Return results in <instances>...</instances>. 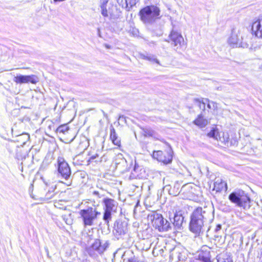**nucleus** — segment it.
Returning a JSON list of instances; mask_svg holds the SVG:
<instances>
[{"mask_svg": "<svg viewBox=\"0 0 262 262\" xmlns=\"http://www.w3.org/2000/svg\"><path fill=\"white\" fill-rule=\"evenodd\" d=\"M210 213L202 207H198L192 213L189 223L190 230L198 236L205 230V224Z\"/></svg>", "mask_w": 262, "mask_h": 262, "instance_id": "obj_1", "label": "nucleus"}, {"mask_svg": "<svg viewBox=\"0 0 262 262\" xmlns=\"http://www.w3.org/2000/svg\"><path fill=\"white\" fill-rule=\"evenodd\" d=\"M160 9L156 5L147 6L140 10L139 15L142 21L146 25H152L160 19Z\"/></svg>", "mask_w": 262, "mask_h": 262, "instance_id": "obj_2", "label": "nucleus"}, {"mask_svg": "<svg viewBox=\"0 0 262 262\" xmlns=\"http://www.w3.org/2000/svg\"><path fill=\"white\" fill-rule=\"evenodd\" d=\"M79 214L82 219L84 226L87 227L94 225V221L101 215V212L98 210L97 207L94 206L81 209Z\"/></svg>", "mask_w": 262, "mask_h": 262, "instance_id": "obj_3", "label": "nucleus"}, {"mask_svg": "<svg viewBox=\"0 0 262 262\" xmlns=\"http://www.w3.org/2000/svg\"><path fill=\"white\" fill-rule=\"evenodd\" d=\"M229 200L238 206L247 210L250 207V199L244 191L238 190L231 193L229 196Z\"/></svg>", "mask_w": 262, "mask_h": 262, "instance_id": "obj_4", "label": "nucleus"}, {"mask_svg": "<svg viewBox=\"0 0 262 262\" xmlns=\"http://www.w3.org/2000/svg\"><path fill=\"white\" fill-rule=\"evenodd\" d=\"M102 203L104 205L103 209L104 210L103 220L108 226L109 222L112 220V214L117 211L118 203L114 199L107 198H104Z\"/></svg>", "mask_w": 262, "mask_h": 262, "instance_id": "obj_5", "label": "nucleus"}, {"mask_svg": "<svg viewBox=\"0 0 262 262\" xmlns=\"http://www.w3.org/2000/svg\"><path fill=\"white\" fill-rule=\"evenodd\" d=\"M152 223L153 226L159 231H167L171 228L170 223L164 219L161 214H154Z\"/></svg>", "mask_w": 262, "mask_h": 262, "instance_id": "obj_6", "label": "nucleus"}, {"mask_svg": "<svg viewBox=\"0 0 262 262\" xmlns=\"http://www.w3.org/2000/svg\"><path fill=\"white\" fill-rule=\"evenodd\" d=\"M57 163L59 174L66 180H69L71 176V171L68 163L61 157L58 158Z\"/></svg>", "mask_w": 262, "mask_h": 262, "instance_id": "obj_7", "label": "nucleus"}, {"mask_svg": "<svg viewBox=\"0 0 262 262\" xmlns=\"http://www.w3.org/2000/svg\"><path fill=\"white\" fill-rule=\"evenodd\" d=\"M172 150L170 147L169 149L165 152L161 150L154 151L152 154L154 158L158 161L163 162L165 164H169L172 160Z\"/></svg>", "mask_w": 262, "mask_h": 262, "instance_id": "obj_8", "label": "nucleus"}, {"mask_svg": "<svg viewBox=\"0 0 262 262\" xmlns=\"http://www.w3.org/2000/svg\"><path fill=\"white\" fill-rule=\"evenodd\" d=\"M169 37L171 41V45H173L174 50L180 52V49L184 46V40L182 35L177 31L172 30Z\"/></svg>", "mask_w": 262, "mask_h": 262, "instance_id": "obj_9", "label": "nucleus"}, {"mask_svg": "<svg viewBox=\"0 0 262 262\" xmlns=\"http://www.w3.org/2000/svg\"><path fill=\"white\" fill-rule=\"evenodd\" d=\"M13 81L16 84H23L28 82H30L32 84H36L39 81V79L38 77L35 75H19L14 77Z\"/></svg>", "mask_w": 262, "mask_h": 262, "instance_id": "obj_10", "label": "nucleus"}, {"mask_svg": "<svg viewBox=\"0 0 262 262\" xmlns=\"http://www.w3.org/2000/svg\"><path fill=\"white\" fill-rule=\"evenodd\" d=\"M182 249L180 247H174L170 251L169 258L171 261L178 262L185 259V256L181 252Z\"/></svg>", "mask_w": 262, "mask_h": 262, "instance_id": "obj_11", "label": "nucleus"}, {"mask_svg": "<svg viewBox=\"0 0 262 262\" xmlns=\"http://www.w3.org/2000/svg\"><path fill=\"white\" fill-rule=\"evenodd\" d=\"M252 31L256 37L262 38V17L254 21L252 25Z\"/></svg>", "mask_w": 262, "mask_h": 262, "instance_id": "obj_12", "label": "nucleus"}, {"mask_svg": "<svg viewBox=\"0 0 262 262\" xmlns=\"http://www.w3.org/2000/svg\"><path fill=\"white\" fill-rule=\"evenodd\" d=\"M109 245L108 241L102 242L100 239H96L92 245L93 250L98 253H102L107 248Z\"/></svg>", "mask_w": 262, "mask_h": 262, "instance_id": "obj_13", "label": "nucleus"}, {"mask_svg": "<svg viewBox=\"0 0 262 262\" xmlns=\"http://www.w3.org/2000/svg\"><path fill=\"white\" fill-rule=\"evenodd\" d=\"M242 42V37L238 35V32L232 29L231 36L228 39V43L233 47L240 46Z\"/></svg>", "mask_w": 262, "mask_h": 262, "instance_id": "obj_14", "label": "nucleus"}, {"mask_svg": "<svg viewBox=\"0 0 262 262\" xmlns=\"http://www.w3.org/2000/svg\"><path fill=\"white\" fill-rule=\"evenodd\" d=\"M126 229V223L122 222H116L114 224L113 232L116 236H119L124 234Z\"/></svg>", "mask_w": 262, "mask_h": 262, "instance_id": "obj_15", "label": "nucleus"}, {"mask_svg": "<svg viewBox=\"0 0 262 262\" xmlns=\"http://www.w3.org/2000/svg\"><path fill=\"white\" fill-rule=\"evenodd\" d=\"M184 218L182 211L181 210L177 211L173 218L172 225L176 229H180L183 223Z\"/></svg>", "mask_w": 262, "mask_h": 262, "instance_id": "obj_16", "label": "nucleus"}, {"mask_svg": "<svg viewBox=\"0 0 262 262\" xmlns=\"http://www.w3.org/2000/svg\"><path fill=\"white\" fill-rule=\"evenodd\" d=\"M213 190L216 192L226 191L227 190V184L222 179L216 178L214 183Z\"/></svg>", "mask_w": 262, "mask_h": 262, "instance_id": "obj_17", "label": "nucleus"}, {"mask_svg": "<svg viewBox=\"0 0 262 262\" xmlns=\"http://www.w3.org/2000/svg\"><path fill=\"white\" fill-rule=\"evenodd\" d=\"M44 183L47 186H50L49 189L45 195V199L47 200L52 199L56 194L54 191L56 188V186L50 182L44 181Z\"/></svg>", "mask_w": 262, "mask_h": 262, "instance_id": "obj_18", "label": "nucleus"}, {"mask_svg": "<svg viewBox=\"0 0 262 262\" xmlns=\"http://www.w3.org/2000/svg\"><path fill=\"white\" fill-rule=\"evenodd\" d=\"M193 123L200 127L203 128L209 123V121L204 119L202 114H200L198 118L193 121Z\"/></svg>", "mask_w": 262, "mask_h": 262, "instance_id": "obj_19", "label": "nucleus"}, {"mask_svg": "<svg viewBox=\"0 0 262 262\" xmlns=\"http://www.w3.org/2000/svg\"><path fill=\"white\" fill-rule=\"evenodd\" d=\"M30 139V135L28 134H22L17 136L16 141L18 143V145L23 146Z\"/></svg>", "mask_w": 262, "mask_h": 262, "instance_id": "obj_20", "label": "nucleus"}, {"mask_svg": "<svg viewBox=\"0 0 262 262\" xmlns=\"http://www.w3.org/2000/svg\"><path fill=\"white\" fill-rule=\"evenodd\" d=\"M207 136L212 138L217 141L223 142L222 138L221 137L220 133L219 132L218 129L216 128H212L211 130L207 134Z\"/></svg>", "mask_w": 262, "mask_h": 262, "instance_id": "obj_21", "label": "nucleus"}, {"mask_svg": "<svg viewBox=\"0 0 262 262\" xmlns=\"http://www.w3.org/2000/svg\"><path fill=\"white\" fill-rule=\"evenodd\" d=\"M108 0H100V8L101 9V13L102 15L106 17L108 16V12L106 8V6Z\"/></svg>", "mask_w": 262, "mask_h": 262, "instance_id": "obj_22", "label": "nucleus"}, {"mask_svg": "<svg viewBox=\"0 0 262 262\" xmlns=\"http://www.w3.org/2000/svg\"><path fill=\"white\" fill-rule=\"evenodd\" d=\"M217 262H233L231 256L227 253H223L217 256Z\"/></svg>", "mask_w": 262, "mask_h": 262, "instance_id": "obj_23", "label": "nucleus"}, {"mask_svg": "<svg viewBox=\"0 0 262 262\" xmlns=\"http://www.w3.org/2000/svg\"><path fill=\"white\" fill-rule=\"evenodd\" d=\"M139 166L136 163L134 166V169L130 175V179H141L142 177V176H141V173H139Z\"/></svg>", "mask_w": 262, "mask_h": 262, "instance_id": "obj_24", "label": "nucleus"}, {"mask_svg": "<svg viewBox=\"0 0 262 262\" xmlns=\"http://www.w3.org/2000/svg\"><path fill=\"white\" fill-rule=\"evenodd\" d=\"M127 161L126 159L123 157V156L121 154H119L117 155L116 159V164L117 165V167H119L120 165H123V166H125L126 164Z\"/></svg>", "mask_w": 262, "mask_h": 262, "instance_id": "obj_25", "label": "nucleus"}, {"mask_svg": "<svg viewBox=\"0 0 262 262\" xmlns=\"http://www.w3.org/2000/svg\"><path fill=\"white\" fill-rule=\"evenodd\" d=\"M141 57L143 59L149 60L151 62H155L160 64V62L158 59L156 57V56L154 55H141Z\"/></svg>", "mask_w": 262, "mask_h": 262, "instance_id": "obj_26", "label": "nucleus"}, {"mask_svg": "<svg viewBox=\"0 0 262 262\" xmlns=\"http://www.w3.org/2000/svg\"><path fill=\"white\" fill-rule=\"evenodd\" d=\"M57 132L59 134H66V133H68L69 130V128L67 126V124H64L62 125L59 126L57 128Z\"/></svg>", "mask_w": 262, "mask_h": 262, "instance_id": "obj_27", "label": "nucleus"}, {"mask_svg": "<svg viewBox=\"0 0 262 262\" xmlns=\"http://www.w3.org/2000/svg\"><path fill=\"white\" fill-rule=\"evenodd\" d=\"M137 1V0H125V8L127 11H129L130 8L136 4Z\"/></svg>", "mask_w": 262, "mask_h": 262, "instance_id": "obj_28", "label": "nucleus"}, {"mask_svg": "<svg viewBox=\"0 0 262 262\" xmlns=\"http://www.w3.org/2000/svg\"><path fill=\"white\" fill-rule=\"evenodd\" d=\"M206 102H208L207 107L210 109L216 110L217 108V103L213 101H210L209 99H205Z\"/></svg>", "mask_w": 262, "mask_h": 262, "instance_id": "obj_29", "label": "nucleus"}, {"mask_svg": "<svg viewBox=\"0 0 262 262\" xmlns=\"http://www.w3.org/2000/svg\"><path fill=\"white\" fill-rule=\"evenodd\" d=\"M199 257L204 262H211L209 252L205 253V255L200 254Z\"/></svg>", "mask_w": 262, "mask_h": 262, "instance_id": "obj_30", "label": "nucleus"}, {"mask_svg": "<svg viewBox=\"0 0 262 262\" xmlns=\"http://www.w3.org/2000/svg\"><path fill=\"white\" fill-rule=\"evenodd\" d=\"M195 102L197 103V105L200 107V109L203 110V111L205 110V105H206V101H201L199 99H195Z\"/></svg>", "mask_w": 262, "mask_h": 262, "instance_id": "obj_31", "label": "nucleus"}, {"mask_svg": "<svg viewBox=\"0 0 262 262\" xmlns=\"http://www.w3.org/2000/svg\"><path fill=\"white\" fill-rule=\"evenodd\" d=\"M110 138L112 140L115 139V138H118L115 132V129L112 126H111L110 128Z\"/></svg>", "mask_w": 262, "mask_h": 262, "instance_id": "obj_32", "label": "nucleus"}, {"mask_svg": "<svg viewBox=\"0 0 262 262\" xmlns=\"http://www.w3.org/2000/svg\"><path fill=\"white\" fill-rule=\"evenodd\" d=\"M103 189H101V191H94L93 194L97 196L99 198H100L103 196H104V193H103L102 191H103Z\"/></svg>", "mask_w": 262, "mask_h": 262, "instance_id": "obj_33", "label": "nucleus"}, {"mask_svg": "<svg viewBox=\"0 0 262 262\" xmlns=\"http://www.w3.org/2000/svg\"><path fill=\"white\" fill-rule=\"evenodd\" d=\"M145 133L149 136H151V137H152L154 136H155V131H154L153 130L151 129H146V130L144 131Z\"/></svg>", "mask_w": 262, "mask_h": 262, "instance_id": "obj_34", "label": "nucleus"}, {"mask_svg": "<svg viewBox=\"0 0 262 262\" xmlns=\"http://www.w3.org/2000/svg\"><path fill=\"white\" fill-rule=\"evenodd\" d=\"M112 141L115 145H118V146L120 145V140L118 139V138H115V139H114Z\"/></svg>", "mask_w": 262, "mask_h": 262, "instance_id": "obj_35", "label": "nucleus"}, {"mask_svg": "<svg viewBox=\"0 0 262 262\" xmlns=\"http://www.w3.org/2000/svg\"><path fill=\"white\" fill-rule=\"evenodd\" d=\"M147 44L150 47H154V46L156 45V42L154 41H148Z\"/></svg>", "mask_w": 262, "mask_h": 262, "instance_id": "obj_36", "label": "nucleus"}, {"mask_svg": "<svg viewBox=\"0 0 262 262\" xmlns=\"http://www.w3.org/2000/svg\"><path fill=\"white\" fill-rule=\"evenodd\" d=\"M221 227H222V226L221 225H220V224L217 225L215 229V231L216 232H217L218 231H219L221 229Z\"/></svg>", "mask_w": 262, "mask_h": 262, "instance_id": "obj_37", "label": "nucleus"}, {"mask_svg": "<svg viewBox=\"0 0 262 262\" xmlns=\"http://www.w3.org/2000/svg\"><path fill=\"white\" fill-rule=\"evenodd\" d=\"M123 0H118L117 2L118 4H120V3H122L123 2Z\"/></svg>", "mask_w": 262, "mask_h": 262, "instance_id": "obj_38", "label": "nucleus"}, {"mask_svg": "<svg viewBox=\"0 0 262 262\" xmlns=\"http://www.w3.org/2000/svg\"><path fill=\"white\" fill-rule=\"evenodd\" d=\"M96 158V156H92L91 158H90V159L91 160H93L94 159Z\"/></svg>", "mask_w": 262, "mask_h": 262, "instance_id": "obj_39", "label": "nucleus"}, {"mask_svg": "<svg viewBox=\"0 0 262 262\" xmlns=\"http://www.w3.org/2000/svg\"><path fill=\"white\" fill-rule=\"evenodd\" d=\"M71 184V181H70V182H69V184L67 183V185H70Z\"/></svg>", "mask_w": 262, "mask_h": 262, "instance_id": "obj_40", "label": "nucleus"}, {"mask_svg": "<svg viewBox=\"0 0 262 262\" xmlns=\"http://www.w3.org/2000/svg\"><path fill=\"white\" fill-rule=\"evenodd\" d=\"M105 46L107 48H110V46L108 45H106Z\"/></svg>", "mask_w": 262, "mask_h": 262, "instance_id": "obj_41", "label": "nucleus"}]
</instances>
